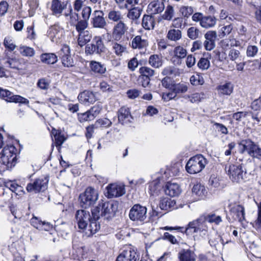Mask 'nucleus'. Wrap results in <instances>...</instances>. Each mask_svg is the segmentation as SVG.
I'll return each mask as SVG.
<instances>
[{
    "mask_svg": "<svg viewBox=\"0 0 261 261\" xmlns=\"http://www.w3.org/2000/svg\"><path fill=\"white\" fill-rule=\"evenodd\" d=\"M117 211V205L114 202H105L99 203L93 208L91 212L95 218H100V216L104 219L110 220L114 217Z\"/></svg>",
    "mask_w": 261,
    "mask_h": 261,
    "instance_id": "nucleus-1",
    "label": "nucleus"
},
{
    "mask_svg": "<svg viewBox=\"0 0 261 261\" xmlns=\"http://www.w3.org/2000/svg\"><path fill=\"white\" fill-rule=\"evenodd\" d=\"M17 149L13 145L4 147L0 153V163L7 169H11L17 162Z\"/></svg>",
    "mask_w": 261,
    "mask_h": 261,
    "instance_id": "nucleus-2",
    "label": "nucleus"
},
{
    "mask_svg": "<svg viewBox=\"0 0 261 261\" xmlns=\"http://www.w3.org/2000/svg\"><path fill=\"white\" fill-rule=\"evenodd\" d=\"M225 170L232 182L241 183L245 180L246 172L243 170L241 165L227 164Z\"/></svg>",
    "mask_w": 261,
    "mask_h": 261,
    "instance_id": "nucleus-3",
    "label": "nucleus"
},
{
    "mask_svg": "<svg viewBox=\"0 0 261 261\" xmlns=\"http://www.w3.org/2000/svg\"><path fill=\"white\" fill-rule=\"evenodd\" d=\"M206 163V159L202 155L198 154L190 159L186 164V169L190 174H196L203 170Z\"/></svg>",
    "mask_w": 261,
    "mask_h": 261,
    "instance_id": "nucleus-4",
    "label": "nucleus"
},
{
    "mask_svg": "<svg viewBox=\"0 0 261 261\" xmlns=\"http://www.w3.org/2000/svg\"><path fill=\"white\" fill-rule=\"evenodd\" d=\"M98 198L97 191L93 188L88 187L84 193L80 195V205L83 208H87L94 205Z\"/></svg>",
    "mask_w": 261,
    "mask_h": 261,
    "instance_id": "nucleus-5",
    "label": "nucleus"
},
{
    "mask_svg": "<svg viewBox=\"0 0 261 261\" xmlns=\"http://www.w3.org/2000/svg\"><path fill=\"white\" fill-rule=\"evenodd\" d=\"M106 47L100 36H95L91 43L85 46V53L89 55H101L106 52Z\"/></svg>",
    "mask_w": 261,
    "mask_h": 261,
    "instance_id": "nucleus-6",
    "label": "nucleus"
},
{
    "mask_svg": "<svg viewBox=\"0 0 261 261\" xmlns=\"http://www.w3.org/2000/svg\"><path fill=\"white\" fill-rule=\"evenodd\" d=\"M69 5H71L68 0H52L50 7L51 14L57 17L67 13L66 9L69 10Z\"/></svg>",
    "mask_w": 261,
    "mask_h": 261,
    "instance_id": "nucleus-7",
    "label": "nucleus"
},
{
    "mask_svg": "<svg viewBox=\"0 0 261 261\" xmlns=\"http://www.w3.org/2000/svg\"><path fill=\"white\" fill-rule=\"evenodd\" d=\"M129 217L133 221L143 222L147 217V208L140 204H136L130 208Z\"/></svg>",
    "mask_w": 261,
    "mask_h": 261,
    "instance_id": "nucleus-8",
    "label": "nucleus"
},
{
    "mask_svg": "<svg viewBox=\"0 0 261 261\" xmlns=\"http://www.w3.org/2000/svg\"><path fill=\"white\" fill-rule=\"evenodd\" d=\"M48 181V177L36 179L33 182L28 184L26 189L30 193H37L44 192L47 188Z\"/></svg>",
    "mask_w": 261,
    "mask_h": 261,
    "instance_id": "nucleus-9",
    "label": "nucleus"
},
{
    "mask_svg": "<svg viewBox=\"0 0 261 261\" xmlns=\"http://www.w3.org/2000/svg\"><path fill=\"white\" fill-rule=\"evenodd\" d=\"M206 221H205L204 217H200L196 220L190 222L185 230V233L187 234H192L194 233L206 231L207 229L206 224Z\"/></svg>",
    "mask_w": 261,
    "mask_h": 261,
    "instance_id": "nucleus-10",
    "label": "nucleus"
},
{
    "mask_svg": "<svg viewBox=\"0 0 261 261\" xmlns=\"http://www.w3.org/2000/svg\"><path fill=\"white\" fill-rule=\"evenodd\" d=\"M105 14L102 11L95 10L92 14L91 24L96 29H103L107 26V22L104 17Z\"/></svg>",
    "mask_w": 261,
    "mask_h": 261,
    "instance_id": "nucleus-11",
    "label": "nucleus"
},
{
    "mask_svg": "<svg viewBox=\"0 0 261 261\" xmlns=\"http://www.w3.org/2000/svg\"><path fill=\"white\" fill-rule=\"evenodd\" d=\"M0 98L5 99L8 102L20 103L28 105L29 101L28 99L20 95H14L12 92L0 88Z\"/></svg>",
    "mask_w": 261,
    "mask_h": 261,
    "instance_id": "nucleus-12",
    "label": "nucleus"
},
{
    "mask_svg": "<svg viewBox=\"0 0 261 261\" xmlns=\"http://www.w3.org/2000/svg\"><path fill=\"white\" fill-rule=\"evenodd\" d=\"M91 217L92 216L88 211L83 210L77 211L75 214V219L79 228L81 229H86Z\"/></svg>",
    "mask_w": 261,
    "mask_h": 261,
    "instance_id": "nucleus-13",
    "label": "nucleus"
},
{
    "mask_svg": "<svg viewBox=\"0 0 261 261\" xmlns=\"http://www.w3.org/2000/svg\"><path fill=\"white\" fill-rule=\"evenodd\" d=\"M128 27L123 21L117 23L113 27L112 37L115 41H119L127 32Z\"/></svg>",
    "mask_w": 261,
    "mask_h": 261,
    "instance_id": "nucleus-14",
    "label": "nucleus"
},
{
    "mask_svg": "<svg viewBox=\"0 0 261 261\" xmlns=\"http://www.w3.org/2000/svg\"><path fill=\"white\" fill-rule=\"evenodd\" d=\"M117 115L119 122L122 125L128 124L133 121V117L128 108L121 107L118 110Z\"/></svg>",
    "mask_w": 261,
    "mask_h": 261,
    "instance_id": "nucleus-15",
    "label": "nucleus"
},
{
    "mask_svg": "<svg viewBox=\"0 0 261 261\" xmlns=\"http://www.w3.org/2000/svg\"><path fill=\"white\" fill-rule=\"evenodd\" d=\"M77 98L81 103L85 105L92 104L97 100L95 94L89 90H85L81 92Z\"/></svg>",
    "mask_w": 261,
    "mask_h": 261,
    "instance_id": "nucleus-16",
    "label": "nucleus"
},
{
    "mask_svg": "<svg viewBox=\"0 0 261 261\" xmlns=\"http://www.w3.org/2000/svg\"><path fill=\"white\" fill-rule=\"evenodd\" d=\"M230 213L234 220L242 222L245 220V208L242 205L237 204L232 206L230 209Z\"/></svg>",
    "mask_w": 261,
    "mask_h": 261,
    "instance_id": "nucleus-17",
    "label": "nucleus"
},
{
    "mask_svg": "<svg viewBox=\"0 0 261 261\" xmlns=\"http://www.w3.org/2000/svg\"><path fill=\"white\" fill-rule=\"evenodd\" d=\"M255 144L256 143L251 139H243L238 143L239 151L241 154L247 152L250 156Z\"/></svg>",
    "mask_w": 261,
    "mask_h": 261,
    "instance_id": "nucleus-18",
    "label": "nucleus"
},
{
    "mask_svg": "<svg viewBox=\"0 0 261 261\" xmlns=\"http://www.w3.org/2000/svg\"><path fill=\"white\" fill-rule=\"evenodd\" d=\"M139 259V255L133 250H123L117 257L116 261H137Z\"/></svg>",
    "mask_w": 261,
    "mask_h": 261,
    "instance_id": "nucleus-19",
    "label": "nucleus"
},
{
    "mask_svg": "<svg viewBox=\"0 0 261 261\" xmlns=\"http://www.w3.org/2000/svg\"><path fill=\"white\" fill-rule=\"evenodd\" d=\"M107 193L109 198L120 197L125 193V188L123 186L111 184L107 187Z\"/></svg>",
    "mask_w": 261,
    "mask_h": 261,
    "instance_id": "nucleus-20",
    "label": "nucleus"
},
{
    "mask_svg": "<svg viewBox=\"0 0 261 261\" xmlns=\"http://www.w3.org/2000/svg\"><path fill=\"white\" fill-rule=\"evenodd\" d=\"M164 191L166 195L171 197H175L179 195L181 193V189L177 184L168 182L165 186Z\"/></svg>",
    "mask_w": 261,
    "mask_h": 261,
    "instance_id": "nucleus-21",
    "label": "nucleus"
},
{
    "mask_svg": "<svg viewBox=\"0 0 261 261\" xmlns=\"http://www.w3.org/2000/svg\"><path fill=\"white\" fill-rule=\"evenodd\" d=\"M63 31V29L58 25L51 26L47 32L48 36L52 42L57 43L60 39Z\"/></svg>",
    "mask_w": 261,
    "mask_h": 261,
    "instance_id": "nucleus-22",
    "label": "nucleus"
},
{
    "mask_svg": "<svg viewBox=\"0 0 261 261\" xmlns=\"http://www.w3.org/2000/svg\"><path fill=\"white\" fill-rule=\"evenodd\" d=\"M99 219L94 218V215L92 214L91 219L89 221L86 229H85L87 230V233L89 232V236L95 234L100 229V225L99 222H98Z\"/></svg>",
    "mask_w": 261,
    "mask_h": 261,
    "instance_id": "nucleus-23",
    "label": "nucleus"
},
{
    "mask_svg": "<svg viewBox=\"0 0 261 261\" xmlns=\"http://www.w3.org/2000/svg\"><path fill=\"white\" fill-rule=\"evenodd\" d=\"M148 45L147 40L139 35L135 36L132 40L131 46L133 49L145 48Z\"/></svg>",
    "mask_w": 261,
    "mask_h": 261,
    "instance_id": "nucleus-24",
    "label": "nucleus"
},
{
    "mask_svg": "<svg viewBox=\"0 0 261 261\" xmlns=\"http://www.w3.org/2000/svg\"><path fill=\"white\" fill-rule=\"evenodd\" d=\"M175 201L168 197L161 199L159 206L161 210L169 211L176 208Z\"/></svg>",
    "mask_w": 261,
    "mask_h": 261,
    "instance_id": "nucleus-25",
    "label": "nucleus"
},
{
    "mask_svg": "<svg viewBox=\"0 0 261 261\" xmlns=\"http://www.w3.org/2000/svg\"><path fill=\"white\" fill-rule=\"evenodd\" d=\"M148 8L152 14H156L163 11L165 6L163 2L156 0L151 2L148 5Z\"/></svg>",
    "mask_w": 261,
    "mask_h": 261,
    "instance_id": "nucleus-26",
    "label": "nucleus"
},
{
    "mask_svg": "<svg viewBox=\"0 0 261 261\" xmlns=\"http://www.w3.org/2000/svg\"><path fill=\"white\" fill-rule=\"evenodd\" d=\"M143 11L142 6L134 7L128 10L127 17L132 20V22H136L140 18Z\"/></svg>",
    "mask_w": 261,
    "mask_h": 261,
    "instance_id": "nucleus-27",
    "label": "nucleus"
},
{
    "mask_svg": "<svg viewBox=\"0 0 261 261\" xmlns=\"http://www.w3.org/2000/svg\"><path fill=\"white\" fill-rule=\"evenodd\" d=\"M179 261H195V255L190 249H182L178 253Z\"/></svg>",
    "mask_w": 261,
    "mask_h": 261,
    "instance_id": "nucleus-28",
    "label": "nucleus"
},
{
    "mask_svg": "<svg viewBox=\"0 0 261 261\" xmlns=\"http://www.w3.org/2000/svg\"><path fill=\"white\" fill-rule=\"evenodd\" d=\"M192 192L193 195L197 196L198 199H203L207 193L204 186L200 184L195 185L192 189Z\"/></svg>",
    "mask_w": 261,
    "mask_h": 261,
    "instance_id": "nucleus-29",
    "label": "nucleus"
},
{
    "mask_svg": "<svg viewBox=\"0 0 261 261\" xmlns=\"http://www.w3.org/2000/svg\"><path fill=\"white\" fill-rule=\"evenodd\" d=\"M90 67L93 72L99 75L105 73L107 70L106 67L104 64L95 61L90 62Z\"/></svg>",
    "mask_w": 261,
    "mask_h": 261,
    "instance_id": "nucleus-30",
    "label": "nucleus"
},
{
    "mask_svg": "<svg viewBox=\"0 0 261 261\" xmlns=\"http://www.w3.org/2000/svg\"><path fill=\"white\" fill-rule=\"evenodd\" d=\"M42 63L46 64H54L58 61V56L54 53H43L40 56Z\"/></svg>",
    "mask_w": 261,
    "mask_h": 261,
    "instance_id": "nucleus-31",
    "label": "nucleus"
},
{
    "mask_svg": "<svg viewBox=\"0 0 261 261\" xmlns=\"http://www.w3.org/2000/svg\"><path fill=\"white\" fill-rule=\"evenodd\" d=\"M154 18L150 15H144L142 18V25L146 30H153L154 28Z\"/></svg>",
    "mask_w": 261,
    "mask_h": 261,
    "instance_id": "nucleus-32",
    "label": "nucleus"
},
{
    "mask_svg": "<svg viewBox=\"0 0 261 261\" xmlns=\"http://www.w3.org/2000/svg\"><path fill=\"white\" fill-rule=\"evenodd\" d=\"M123 17L124 15L119 10H110L108 14V19L110 21L117 23H118L120 21H122Z\"/></svg>",
    "mask_w": 261,
    "mask_h": 261,
    "instance_id": "nucleus-33",
    "label": "nucleus"
},
{
    "mask_svg": "<svg viewBox=\"0 0 261 261\" xmlns=\"http://www.w3.org/2000/svg\"><path fill=\"white\" fill-rule=\"evenodd\" d=\"M217 90L220 95H230L233 91V87L230 83H226L219 85L217 87Z\"/></svg>",
    "mask_w": 261,
    "mask_h": 261,
    "instance_id": "nucleus-34",
    "label": "nucleus"
},
{
    "mask_svg": "<svg viewBox=\"0 0 261 261\" xmlns=\"http://www.w3.org/2000/svg\"><path fill=\"white\" fill-rule=\"evenodd\" d=\"M216 23V19L214 17L211 16H204L200 25L205 29L213 27Z\"/></svg>",
    "mask_w": 261,
    "mask_h": 261,
    "instance_id": "nucleus-35",
    "label": "nucleus"
},
{
    "mask_svg": "<svg viewBox=\"0 0 261 261\" xmlns=\"http://www.w3.org/2000/svg\"><path fill=\"white\" fill-rule=\"evenodd\" d=\"M167 38L173 41H177L181 38V32L179 29H170L167 34Z\"/></svg>",
    "mask_w": 261,
    "mask_h": 261,
    "instance_id": "nucleus-36",
    "label": "nucleus"
},
{
    "mask_svg": "<svg viewBox=\"0 0 261 261\" xmlns=\"http://www.w3.org/2000/svg\"><path fill=\"white\" fill-rule=\"evenodd\" d=\"M150 65L154 68H160L162 65L161 57L158 55H152L150 56L148 60Z\"/></svg>",
    "mask_w": 261,
    "mask_h": 261,
    "instance_id": "nucleus-37",
    "label": "nucleus"
},
{
    "mask_svg": "<svg viewBox=\"0 0 261 261\" xmlns=\"http://www.w3.org/2000/svg\"><path fill=\"white\" fill-rule=\"evenodd\" d=\"M51 133L54 137L56 146L57 147H60L65 141L66 138L63 135L61 134V132L57 131L55 129L52 130Z\"/></svg>",
    "mask_w": 261,
    "mask_h": 261,
    "instance_id": "nucleus-38",
    "label": "nucleus"
},
{
    "mask_svg": "<svg viewBox=\"0 0 261 261\" xmlns=\"http://www.w3.org/2000/svg\"><path fill=\"white\" fill-rule=\"evenodd\" d=\"M111 45L112 50L117 56H122L123 53L126 50V47L125 46L120 44L115 41H112L111 42Z\"/></svg>",
    "mask_w": 261,
    "mask_h": 261,
    "instance_id": "nucleus-39",
    "label": "nucleus"
},
{
    "mask_svg": "<svg viewBox=\"0 0 261 261\" xmlns=\"http://www.w3.org/2000/svg\"><path fill=\"white\" fill-rule=\"evenodd\" d=\"M91 38V36L87 31L79 33L77 40L78 44L81 46L85 45L90 40Z\"/></svg>",
    "mask_w": 261,
    "mask_h": 261,
    "instance_id": "nucleus-40",
    "label": "nucleus"
},
{
    "mask_svg": "<svg viewBox=\"0 0 261 261\" xmlns=\"http://www.w3.org/2000/svg\"><path fill=\"white\" fill-rule=\"evenodd\" d=\"M188 86L183 83L174 84L172 85L171 90H173L176 96L180 93H184L188 91Z\"/></svg>",
    "mask_w": 261,
    "mask_h": 261,
    "instance_id": "nucleus-41",
    "label": "nucleus"
},
{
    "mask_svg": "<svg viewBox=\"0 0 261 261\" xmlns=\"http://www.w3.org/2000/svg\"><path fill=\"white\" fill-rule=\"evenodd\" d=\"M205 95L203 93H195L191 95H186L185 98L186 99H189L191 103L199 102L202 100L204 99Z\"/></svg>",
    "mask_w": 261,
    "mask_h": 261,
    "instance_id": "nucleus-42",
    "label": "nucleus"
},
{
    "mask_svg": "<svg viewBox=\"0 0 261 261\" xmlns=\"http://www.w3.org/2000/svg\"><path fill=\"white\" fill-rule=\"evenodd\" d=\"M19 51L22 56L29 57L34 56L35 53L34 48L27 46H20Z\"/></svg>",
    "mask_w": 261,
    "mask_h": 261,
    "instance_id": "nucleus-43",
    "label": "nucleus"
},
{
    "mask_svg": "<svg viewBox=\"0 0 261 261\" xmlns=\"http://www.w3.org/2000/svg\"><path fill=\"white\" fill-rule=\"evenodd\" d=\"M179 12L184 18H188L194 12L193 7L189 6H181Z\"/></svg>",
    "mask_w": 261,
    "mask_h": 261,
    "instance_id": "nucleus-44",
    "label": "nucleus"
},
{
    "mask_svg": "<svg viewBox=\"0 0 261 261\" xmlns=\"http://www.w3.org/2000/svg\"><path fill=\"white\" fill-rule=\"evenodd\" d=\"M205 221L211 223H215L216 225H219L222 222L221 216H217L214 213H211L204 216Z\"/></svg>",
    "mask_w": 261,
    "mask_h": 261,
    "instance_id": "nucleus-45",
    "label": "nucleus"
},
{
    "mask_svg": "<svg viewBox=\"0 0 261 261\" xmlns=\"http://www.w3.org/2000/svg\"><path fill=\"white\" fill-rule=\"evenodd\" d=\"M200 35V31L196 27H191L188 29L187 36L192 40H195L199 38Z\"/></svg>",
    "mask_w": 261,
    "mask_h": 261,
    "instance_id": "nucleus-46",
    "label": "nucleus"
},
{
    "mask_svg": "<svg viewBox=\"0 0 261 261\" xmlns=\"http://www.w3.org/2000/svg\"><path fill=\"white\" fill-rule=\"evenodd\" d=\"M139 73L141 75L151 79L154 76L155 71L148 67L143 66L140 68Z\"/></svg>",
    "mask_w": 261,
    "mask_h": 261,
    "instance_id": "nucleus-47",
    "label": "nucleus"
},
{
    "mask_svg": "<svg viewBox=\"0 0 261 261\" xmlns=\"http://www.w3.org/2000/svg\"><path fill=\"white\" fill-rule=\"evenodd\" d=\"M173 53L175 57L179 59H183L187 56V52L186 49L180 46L174 48Z\"/></svg>",
    "mask_w": 261,
    "mask_h": 261,
    "instance_id": "nucleus-48",
    "label": "nucleus"
},
{
    "mask_svg": "<svg viewBox=\"0 0 261 261\" xmlns=\"http://www.w3.org/2000/svg\"><path fill=\"white\" fill-rule=\"evenodd\" d=\"M3 44L5 47L10 51H13L16 47V45L14 44L12 38L10 36L5 38Z\"/></svg>",
    "mask_w": 261,
    "mask_h": 261,
    "instance_id": "nucleus-49",
    "label": "nucleus"
},
{
    "mask_svg": "<svg viewBox=\"0 0 261 261\" xmlns=\"http://www.w3.org/2000/svg\"><path fill=\"white\" fill-rule=\"evenodd\" d=\"M150 78L140 75L138 79V84L144 88H149L151 86Z\"/></svg>",
    "mask_w": 261,
    "mask_h": 261,
    "instance_id": "nucleus-50",
    "label": "nucleus"
},
{
    "mask_svg": "<svg viewBox=\"0 0 261 261\" xmlns=\"http://www.w3.org/2000/svg\"><path fill=\"white\" fill-rule=\"evenodd\" d=\"M111 124V121L109 119L106 118L99 119L97 120L95 123V127H108L110 126Z\"/></svg>",
    "mask_w": 261,
    "mask_h": 261,
    "instance_id": "nucleus-51",
    "label": "nucleus"
},
{
    "mask_svg": "<svg viewBox=\"0 0 261 261\" xmlns=\"http://www.w3.org/2000/svg\"><path fill=\"white\" fill-rule=\"evenodd\" d=\"M174 9L172 6L169 5L163 15V18L165 20H170L173 17Z\"/></svg>",
    "mask_w": 261,
    "mask_h": 261,
    "instance_id": "nucleus-52",
    "label": "nucleus"
},
{
    "mask_svg": "<svg viewBox=\"0 0 261 261\" xmlns=\"http://www.w3.org/2000/svg\"><path fill=\"white\" fill-rule=\"evenodd\" d=\"M88 21L85 19L79 21L75 25L76 30L79 33L84 32L85 30L88 27Z\"/></svg>",
    "mask_w": 261,
    "mask_h": 261,
    "instance_id": "nucleus-53",
    "label": "nucleus"
},
{
    "mask_svg": "<svg viewBox=\"0 0 261 261\" xmlns=\"http://www.w3.org/2000/svg\"><path fill=\"white\" fill-rule=\"evenodd\" d=\"M190 82L193 85H202L204 83L203 78L199 74L192 75L190 77Z\"/></svg>",
    "mask_w": 261,
    "mask_h": 261,
    "instance_id": "nucleus-54",
    "label": "nucleus"
},
{
    "mask_svg": "<svg viewBox=\"0 0 261 261\" xmlns=\"http://www.w3.org/2000/svg\"><path fill=\"white\" fill-rule=\"evenodd\" d=\"M64 16H69L71 19V21L76 22L79 19V14L77 13H73V10L71 5H69V10H67V12L64 14Z\"/></svg>",
    "mask_w": 261,
    "mask_h": 261,
    "instance_id": "nucleus-55",
    "label": "nucleus"
},
{
    "mask_svg": "<svg viewBox=\"0 0 261 261\" xmlns=\"http://www.w3.org/2000/svg\"><path fill=\"white\" fill-rule=\"evenodd\" d=\"M250 156L253 159L261 160V147L257 144H255Z\"/></svg>",
    "mask_w": 261,
    "mask_h": 261,
    "instance_id": "nucleus-56",
    "label": "nucleus"
},
{
    "mask_svg": "<svg viewBox=\"0 0 261 261\" xmlns=\"http://www.w3.org/2000/svg\"><path fill=\"white\" fill-rule=\"evenodd\" d=\"M58 56L62 59L63 58L68 56L70 54V49L69 46L67 45H64L60 50L58 52Z\"/></svg>",
    "mask_w": 261,
    "mask_h": 261,
    "instance_id": "nucleus-57",
    "label": "nucleus"
},
{
    "mask_svg": "<svg viewBox=\"0 0 261 261\" xmlns=\"http://www.w3.org/2000/svg\"><path fill=\"white\" fill-rule=\"evenodd\" d=\"M62 63L65 67H70L74 66L73 60L70 54L68 56L63 58L61 59Z\"/></svg>",
    "mask_w": 261,
    "mask_h": 261,
    "instance_id": "nucleus-58",
    "label": "nucleus"
},
{
    "mask_svg": "<svg viewBox=\"0 0 261 261\" xmlns=\"http://www.w3.org/2000/svg\"><path fill=\"white\" fill-rule=\"evenodd\" d=\"M254 227L256 229H261V202L258 205L257 218L254 222Z\"/></svg>",
    "mask_w": 261,
    "mask_h": 261,
    "instance_id": "nucleus-59",
    "label": "nucleus"
},
{
    "mask_svg": "<svg viewBox=\"0 0 261 261\" xmlns=\"http://www.w3.org/2000/svg\"><path fill=\"white\" fill-rule=\"evenodd\" d=\"M258 51V48L255 45H249L247 48L246 54L248 57H254Z\"/></svg>",
    "mask_w": 261,
    "mask_h": 261,
    "instance_id": "nucleus-60",
    "label": "nucleus"
},
{
    "mask_svg": "<svg viewBox=\"0 0 261 261\" xmlns=\"http://www.w3.org/2000/svg\"><path fill=\"white\" fill-rule=\"evenodd\" d=\"M232 28L233 27L231 24L222 27L221 29L220 34L219 35L220 37L223 38L225 36L229 35L231 33Z\"/></svg>",
    "mask_w": 261,
    "mask_h": 261,
    "instance_id": "nucleus-61",
    "label": "nucleus"
},
{
    "mask_svg": "<svg viewBox=\"0 0 261 261\" xmlns=\"http://www.w3.org/2000/svg\"><path fill=\"white\" fill-rule=\"evenodd\" d=\"M197 65L199 68L205 70L210 66V61L206 58H202L198 62Z\"/></svg>",
    "mask_w": 261,
    "mask_h": 261,
    "instance_id": "nucleus-62",
    "label": "nucleus"
},
{
    "mask_svg": "<svg viewBox=\"0 0 261 261\" xmlns=\"http://www.w3.org/2000/svg\"><path fill=\"white\" fill-rule=\"evenodd\" d=\"M37 86L41 89L47 90L49 88V82L45 79H40L38 81Z\"/></svg>",
    "mask_w": 261,
    "mask_h": 261,
    "instance_id": "nucleus-63",
    "label": "nucleus"
},
{
    "mask_svg": "<svg viewBox=\"0 0 261 261\" xmlns=\"http://www.w3.org/2000/svg\"><path fill=\"white\" fill-rule=\"evenodd\" d=\"M92 13V9L88 6L85 7L82 12V15L83 19L88 20Z\"/></svg>",
    "mask_w": 261,
    "mask_h": 261,
    "instance_id": "nucleus-64",
    "label": "nucleus"
}]
</instances>
